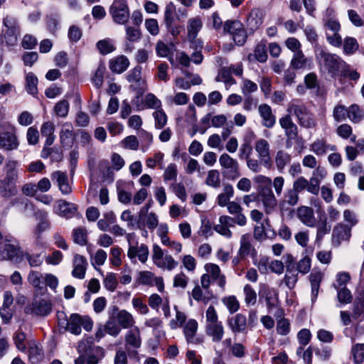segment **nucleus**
<instances>
[{
    "label": "nucleus",
    "mask_w": 364,
    "mask_h": 364,
    "mask_svg": "<svg viewBox=\"0 0 364 364\" xmlns=\"http://www.w3.org/2000/svg\"><path fill=\"white\" fill-rule=\"evenodd\" d=\"M245 302L247 306L254 305L257 301L256 291L250 284L244 287Z\"/></svg>",
    "instance_id": "obj_53"
},
{
    "label": "nucleus",
    "mask_w": 364,
    "mask_h": 364,
    "mask_svg": "<svg viewBox=\"0 0 364 364\" xmlns=\"http://www.w3.org/2000/svg\"><path fill=\"white\" fill-rule=\"evenodd\" d=\"M205 331L208 336L212 338L213 342H220L224 336V327L222 323L206 324Z\"/></svg>",
    "instance_id": "obj_26"
},
{
    "label": "nucleus",
    "mask_w": 364,
    "mask_h": 364,
    "mask_svg": "<svg viewBox=\"0 0 364 364\" xmlns=\"http://www.w3.org/2000/svg\"><path fill=\"white\" fill-rule=\"evenodd\" d=\"M206 269L209 272L210 277L218 283V285L224 289L226 283L225 277L221 274L220 267L215 264H210L206 265Z\"/></svg>",
    "instance_id": "obj_29"
},
{
    "label": "nucleus",
    "mask_w": 364,
    "mask_h": 364,
    "mask_svg": "<svg viewBox=\"0 0 364 364\" xmlns=\"http://www.w3.org/2000/svg\"><path fill=\"white\" fill-rule=\"evenodd\" d=\"M299 200V194L292 188H289L284 192L282 198L279 200V208L282 214L292 213V208L297 205Z\"/></svg>",
    "instance_id": "obj_8"
},
{
    "label": "nucleus",
    "mask_w": 364,
    "mask_h": 364,
    "mask_svg": "<svg viewBox=\"0 0 364 364\" xmlns=\"http://www.w3.org/2000/svg\"><path fill=\"white\" fill-rule=\"evenodd\" d=\"M4 28L0 33V65L3 63L4 50L3 46L8 48L16 46L21 33V26L16 18L7 15L2 20Z\"/></svg>",
    "instance_id": "obj_1"
},
{
    "label": "nucleus",
    "mask_w": 364,
    "mask_h": 364,
    "mask_svg": "<svg viewBox=\"0 0 364 364\" xmlns=\"http://www.w3.org/2000/svg\"><path fill=\"white\" fill-rule=\"evenodd\" d=\"M70 105L68 100H62L57 102L54 107L55 114L60 117H67L69 112Z\"/></svg>",
    "instance_id": "obj_50"
},
{
    "label": "nucleus",
    "mask_w": 364,
    "mask_h": 364,
    "mask_svg": "<svg viewBox=\"0 0 364 364\" xmlns=\"http://www.w3.org/2000/svg\"><path fill=\"white\" fill-rule=\"evenodd\" d=\"M129 65L128 58L124 55H120L109 60V69L112 72L120 74L124 72Z\"/></svg>",
    "instance_id": "obj_28"
},
{
    "label": "nucleus",
    "mask_w": 364,
    "mask_h": 364,
    "mask_svg": "<svg viewBox=\"0 0 364 364\" xmlns=\"http://www.w3.org/2000/svg\"><path fill=\"white\" fill-rule=\"evenodd\" d=\"M14 341L16 348L21 351H25L26 349V334L21 330L17 331L14 335Z\"/></svg>",
    "instance_id": "obj_62"
},
{
    "label": "nucleus",
    "mask_w": 364,
    "mask_h": 364,
    "mask_svg": "<svg viewBox=\"0 0 364 364\" xmlns=\"http://www.w3.org/2000/svg\"><path fill=\"white\" fill-rule=\"evenodd\" d=\"M263 22V14L259 9H252L248 17L247 23L252 30L257 29Z\"/></svg>",
    "instance_id": "obj_32"
},
{
    "label": "nucleus",
    "mask_w": 364,
    "mask_h": 364,
    "mask_svg": "<svg viewBox=\"0 0 364 364\" xmlns=\"http://www.w3.org/2000/svg\"><path fill=\"white\" fill-rule=\"evenodd\" d=\"M223 304L230 314H234L240 309V303L235 296H229L223 299Z\"/></svg>",
    "instance_id": "obj_57"
},
{
    "label": "nucleus",
    "mask_w": 364,
    "mask_h": 364,
    "mask_svg": "<svg viewBox=\"0 0 364 364\" xmlns=\"http://www.w3.org/2000/svg\"><path fill=\"white\" fill-rule=\"evenodd\" d=\"M251 235L244 234L240 238V246L238 250V255L245 258L248 255H254L256 252L255 247L251 244Z\"/></svg>",
    "instance_id": "obj_24"
},
{
    "label": "nucleus",
    "mask_w": 364,
    "mask_h": 364,
    "mask_svg": "<svg viewBox=\"0 0 364 364\" xmlns=\"http://www.w3.org/2000/svg\"><path fill=\"white\" fill-rule=\"evenodd\" d=\"M109 12L117 23L124 24L129 18V11L125 0H114Z\"/></svg>",
    "instance_id": "obj_6"
},
{
    "label": "nucleus",
    "mask_w": 364,
    "mask_h": 364,
    "mask_svg": "<svg viewBox=\"0 0 364 364\" xmlns=\"http://www.w3.org/2000/svg\"><path fill=\"white\" fill-rule=\"evenodd\" d=\"M52 311V303L46 299H35L26 308V312L38 316H46Z\"/></svg>",
    "instance_id": "obj_7"
},
{
    "label": "nucleus",
    "mask_w": 364,
    "mask_h": 364,
    "mask_svg": "<svg viewBox=\"0 0 364 364\" xmlns=\"http://www.w3.org/2000/svg\"><path fill=\"white\" fill-rule=\"evenodd\" d=\"M114 309L118 311L116 316V318L118 324L120 326L124 328H129L134 326L135 321L130 313L126 310L118 311L117 307Z\"/></svg>",
    "instance_id": "obj_30"
},
{
    "label": "nucleus",
    "mask_w": 364,
    "mask_h": 364,
    "mask_svg": "<svg viewBox=\"0 0 364 364\" xmlns=\"http://www.w3.org/2000/svg\"><path fill=\"white\" fill-rule=\"evenodd\" d=\"M201 27L202 22L200 18H194L190 19L187 27L188 40L193 41L195 42V38L197 37L198 32L200 31Z\"/></svg>",
    "instance_id": "obj_37"
},
{
    "label": "nucleus",
    "mask_w": 364,
    "mask_h": 364,
    "mask_svg": "<svg viewBox=\"0 0 364 364\" xmlns=\"http://www.w3.org/2000/svg\"><path fill=\"white\" fill-rule=\"evenodd\" d=\"M348 117L353 122H358L364 117V112L357 105H352L348 109Z\"/></svg>",
    "instance_id": "obj_47"
},
{
    "label": "nucleus",
    "mask_w": 364,
    "mask_h": 364,
    "mask_svg": "<svg viewBox=\"0 0 364 364\" xmlns=\"http://www.w3.org/2000/svg\"><path fill=\"white\" fill-rule=\"evenodd\" d=\"M259 296L260 299H264L269 311L276 306L278 301V293L274 288L266 284L261 285Z\"/></svg>",
    "instance_id": "obj_15"
},
{
    "label": "nucleus",
    "mask_w": 364,
    "mask_h": 364,
    "mask_svg": "<svg viewBox=\"0 0 364 364\" xmlns=\"http://www.w3.org/2000/svg\"><path fill=\"white\" fill-rule=\"evenodd\" d=\"M124 348H139L141 346V338L139 328L136 327L128 331L124 336Z\"/></svg>",
    "instance_id": "obj_19"
},
{
    "label": "nucleus",
    "mask_w": 364,
    "mask_h": 364,
    "mask_svg": "<svg viewBox=\"0 0 364 364\" xmlns=\"http://www.w3.org/2000/svg\"><path fill=\"white\" fill-rule=\"evenodd\" d=\"M234 189L232 185L229 183L224 184L223 192L218 196V204L220 206H225L230 199L233 196Z\"/></svg>",
    "instance_id": "obj_35"
},
{
    "label": "nucleus",
    "mask_w": 364,
    "mask_h": 364,
    "mask_svg": "<svg viewBox=\"0 0 364 364\" xmlns=\"http://www.w3.org/2000/svg\"><path fill=\"white\" fill-rule=\"evenodd\" d=\"M253 180L257 185V191L272 188V180L267 176L264 175H257L254 177Z\"/></svg>",
    "instance_id": "obj_60"
},
{
    "label": "nucleus",
    "mask_w": 364,
    "mask_h": 364,
    "mask_svg": "<svg viewBox=\"0 0 364 364\" xmlns=\"http://www.w3.org/2000/svg\"><path fill=\"white\" fill-rule=\"evenodd\" d=\"M258 193L261 198L265 213L270 214L277 205V200L272 188L258 191Z\"/></svg>",
    "instance_id": "obj_13"
},
{
    "label": "nucleus",
    "mask_w": 364,
    "mask_h": 364,
    "mask_svg": "<svg viewBox=\"0 0 364 364\" xmlns=\"http://www.w3.org/2000/svg\"><path fill=\"white\" fill-rule=\"evenodd\" d=\"M101 351L102 349L100 348L92 346V341L88 339L81 341L77 346V352L80 355H84L85 357Z\"/></svg>",
    "instance_id": "obj_31"
},
{
    "label": "nucleus",
    "mask_w": 364,
    "mask_h": 364,
    "mask_svg": "<svg viewBox=\"0 0 364 364\" xmlns=\"http://www.w3.org/2000/svg\"><path fill=\"white\" fill-rule=\"evenodd\" d=\"M153 117L155 121V127L156 129H162L167 122V116L166 113L161 109H157L153 113Z\"/></svg>",
    "instance_id": "obj_56"
},
{
    "label": "nucleus",
    "mask_w": 364,
    "mask_h": 364,
    "mask_svg": "<svg viewBox=\"0 0 364 364\" xmlns=\"http://www.w3.org/2000/svg\"><path fill=\"white\" fill-rule=\"evenodd\" d=\"M18 141L14 132H0V148L6 151H13L18 149Z\"/></svg>",
    "instance_id": "obj_17"
},
{
    "label": "nucleus",
    "mask_w": 364,
    "mask_h": 364,
    "mask_svg": "<svg viewBox=\"0 0 364 364\" xmlns=\"http://www.w3.org/2000/svg\"><path fill=\"white\" fill-rule=\"evenodd\" d=\"M43 274L37 271H30L28 275V281L34 288L41 289V279Z\"/></svg>",
    "instance_id": "obj_58"
},
{
    "label": "nucleus",
    "mask_w": 364,
    "mask_h": 364,
    "mask_svg": "<svg viewBox=\"0 0 364 364\" xmlns=\"http://www.w3.org/2000/svg\"><path fill=\"white\" fill-rule=\"evenodd\" d=\"M149 248L145 244L138 245V242L135 245H130L127 251L128 257L133 262H136V258L138 257L141 263H145L149 258Z\"/></svg>",
    "instance_id": "obj_11"
},
{
    "label": "nucleus",
    "mask_w": 364,
    "mask_h": 364,
    "mask_svg": "<svg viewBox=\"0 0 364 364\" xmlns=\"http://www.w3.org/2000/svg\"><path fill=\"white\" fill-rule=\"evenodd\" d=\"M219 164L222 168L223 176L228 180H235L240 176L238 161L226 153L219 157Z\"/></svg>",
    "instance_id": "obj_4"
},
{
    "label": "nucleus",
    "mask_w": 364,
    "mask_h": 364,
    "mask_svg": "<svg viewBox=\"0 0 364 364\" xmlns=\"http://www.w3.org/2000/svg\"><path fill=\"white\" fill-rule=\"evenodd\" d=\"M207 186L218 188L220 186V173L218 170H210L208 172V176L205 180Z\"/></svg>",
    "instance_id": "obj_44"
},
{
    "label": "nucleus",
    "mask_w": 364,
    "mask_h": 364,
    "mask_svg": "<svg viewBox=\"0 0 364 364\" xmlns=\"http://www.w3.org/2000/svg\"><path fill=\"white\" fill-rule=\"evenodd\" d=\"M59 325L70 331L72 334L79 335L81 333L80 316L77 314H72L68 319L63 318L60 321L58 315Z\"/></svg>",
    "instance_id": "obj_14"
},
{
    "label": "nucleus",
    "mask_w": 364,
    "mask_h": 364,
    "mask_svg": "<svg viewBox=\"0 0 364 364\" xmlns=\"http://www.w3.org/2000/svg\"><path fill=\"white\" fill-rule=\"evenodd\" d=\"M58 203L55 210L57 214L66 218H70L74 216L77 211V207L75 204L62 200H59Z\"/></svg>",
    "instance_id": "obj_27"
},
{
    "label": "nucleus",
    "mask_w": 364,
    "mask_h": 364,
    "mask_svg": "<svg viewBox=\"0 0 364 364\" xmlns=\"http://www.w3.org/2000/svg\"><path fill=\"white\" fill-rule=\"evenodd\" d=\"M334 287L337 289V297L340 303L348 304L352 301L351 292L346 287H336V285H334Z\"/></svg>",
    "instance_id": "obj_43"
},
{
    "label": "nucleus",
    "mask_w": 364,
    "mask_h": 364,
    "mask_svg": "<svg viewBox=\"0 0 364 364\" xmlns=\"http://www.w3.org/2000/svg\"><path fill=\"white\" fill-rule=\"evenodd\" d=\"M321 65L332 76L335 77L346 67V63L337 55L321 50L317 55Z\"/></svg>",
    "instance_id": "obj_3"
},
{
    "label": "nucleus",
    "mask_w": 364,
    "mask_h": 364,
    "mask_svg": "<svg viewBox=\"0 0 364 364\" xmlns=\"http://www.w3.org/2000/svg\"><path fill=\"white\" fill-rule=\"evenodd\" d=\"M254 57L257 61L260 63H264L267 61V47L264 43L261 42L256 46L254 50Z\"/></svg>",
    "instance_id": "obj_51"
},
{
    "label": "nucleus",
    "mask_w": 364,
    "mask_h": 364,
    "mask_svg": "<svg viewBox=\"0 0 364 364\" xmlns=\"http://www.w3.org/2000/svg\"><path fill=\"white\" fill-rule=\"evenodd\" d=\"M351 228L348 225L338 223L333 230V240L340 245L341 241L348 240L350 237Z\"/></svg>",
    "instance_id": "obj_25"
},
{
    "label": "nucleus",
    "mask_w": 364,
    "mask_h": 364,
    "mask_svg": "<svg viewBox=\"0 0 364 364\" xmlns=\"http://www.w3.org/2000/svg\"><path fill=\"white\" fill-rule=\"evenodd\" d=\"M23 258H25L28 262L31 267H38L43 262V258L41 254H30L28 252H24Z\"/></svg>",
    "instance_id": "obj_54"
},
{
    "label": "nucleus",
    "mask_w": 364,
    "mask_h": 364,
    "mask_svg": "<svg viewBox=\"0 0 364 364\" xmlns=\"http://www.w3.org/2000/svg\"><path fill=\"white\" fill-rule=\"evenodd\" d=\"M223 31L231 35L237 46H242L246 42L247 34L243 24L237 20L226 21L223 25Z\"/></svg>",
    "instance_id": "obj_5"
},
{
    "label": "nucleus",
    "mask_w": 364,
    "mask_h": 364,
    "mask_svg": "<svg viewBox=\"0 0 364 364\" xmlns=\"http://www.w3.org/2000/svg\"><path fill=\"white\" fill-rule=\"evenodd\" d=\"M28 358L33 363H38L43 358L42 348L35 343L29 346Z\"/></svg>",
    "instance_id": "obj_42"
},
{
    "label": "nucleus",
    "mask_w": 364,
    "mask_h": 364,
    "mask_svg": "<svg viewBox=\"0 0 364 364\" xmlns=\"http://www.w3.org/2000/svg\"><path fill=\"white\" fill-rule=\"evenodd\" d=\"M258 110L262 118V125L267 128H272L276 123V117L272 114L271 107L267 104H262L259 106Z\"/></svg>",
    "instance_id": "obj_22"
},
{
    "label": "nucleus",
    "mask_w": 364,
    "mask_h": 364,
    "mask_svg": "<svg viewBox=\"0 0 364 364\" xmlns=\"http://www.w3.org/2000/svg\"><path fill=\"white\" fill-rule=\"evenodd\" d=\"M18 162L15 160H8L4 166V171L5 172L6 178L17 181L18 179V171H17Z\"/></svg>",
    "instance_id": "obj_40"
},
{
    "label": "nucleus",
    "mask_w": 364,
    "mask_h": 364,
    "mask_svg": "<svg viewBox=\"0 0 364 364\" xmlns=\"http://www.w3.org/2000/svg\"><path fill=\"white\" fill-rule=\"evenodd\" d=\"M296 214L300 221L308 227L316 225V218L312 208L309 206H300L296 209Z\"/></svg>",
    "instance_id": "obj_18"
},
{
    "label": "nucleus",
    "mask_w": 364,
    "mask_h": 364,
    "mask_svg": "<svg viewBox=\"0 0 364 364\" xmlns=\"http://www.w3.org/2000/svg\"><path fill=\"white\" fill-rule=\"evenodd\" d=\"M38 78L33 73H28L26 76V88L28 93L36 95L38 93Z\"/></svg>",
    "instance_id": "obj_41"
},
{
    "label": "nucleus",
    "mask_w": 364,
    "mask_h": 364,
    "mask_svg": "<svg viewBox=\"0 0 364 364\" xmlns=\"http://www.w3.org/2000/svg\"><path fill=\"white\" fill-rule=\"evenodd\" d=\"M252 153V146L250 141L245 139L244 142L241 144L239 150V158L240 159H248Z\"/></svg>",
    "instance_id": "obj_61"
},
{
    "label": "nucleus",
    "mask_w": 364,
    "mask_h": 364,
    "mask_svg": "<svg viewBox=\"0 0 364 364\" xmlns=\"http://www.w3.org/2000/svg\"><path fill=\"white\" fill-rule=\"evenodd\" d=\"M16 181L6 178L0 180V196L5 198H9L16 195Z\"/></svg>",
    "instance_id": "obj_23"
},
{
    "label": "nucleus",
    "mask_w": 364,
    "mask_h": 364,
    "mask_svg": "<svg viewBox=\"0 0 364 364\" xmlns=\"http://www.w3.org/2000/svg\"><path fill=\"white\" fill-rule=\"evenodd\" d=\"M227 324L235 334L245 333L247 326V318L242 314H237L234 316L229 317L227 320Z\"/></svg>",
    "instance_id": "obj_16"
},
{
    "label": "nucleus",
    "mask_w": 364,
    "mask_h": 364,
    "mask_svg": "<svg viewBox=\"0 0 364 364\" xmlns=\"http://www.w3.org/2000/svg\"><path fill=\"white\" fill-rule=\"evenodd\" d=\"M21 47L25 50H33L38 45V39L32 34H25L21 42Z\"/></svg>",
    "instance_id": "obj_49"
},
{
    "label": "nucleus",
    "mask_w": 364,
    "mask_h": 364,
    "mask_svg": "<svg viewBox=\"0 0 364 364\" xmlns=\"http://www.w3.org/2000/svg\"><path fill=\"white\" fill-rule=\"evenodd\" d=\"M97 47L102 55H107L115 50L110 39H104L97 42Z\"/></svg>",
    "instance_id": "obj_52"
},
{
    "label": "nucleus",
    "mask_w": 364,
    "mask_h": 364,
    "mask_svg": "<svg viewBox=\"0 0 364 364\" xmlns=\"http://www.w3.org/2000/svg\"><path fill=\"white\" fill-rule=\"evenodd\" d=\"M4 251L6 252V258L9 260L19 261L23 259L24 252L21 248L13 244H6L4 246Z\"/></svg>",
    "instance_id": "obj_34"
},
{
    "label": "nucleus",
    "mask_w": 364,
    "mask_h": 364,
    "mask_svg": "<svg viewBox=\"0 0 364 364\" xmlns=\"http://www.w3.org/2000/svg\"><path fill=\"white\" fill-rule=\"evenodd\" d=\"M323 25L326 34H327V32H340L341 30V26L339 21L335 18H327Z\"/></svg>",
    "instance_id": "obj_63"
},
{
    "label": "nucleus",
    "mask_w": 364,
    "mask_h": 364,
    "mask_svg": "<svg viewBox=\"0 0 364 364\" xmlns=\"http://www.w3.org/2000/svg\"><path fill=\"white\" fill-rule=\"evenodd\" d=\"M141 67L136 66L131 70L127 76V79L129 82H136L139 86H141L144 83V81L141 79Z\"/></svg>",
    "instance_id": "obj_46"
},
{
    "label": "nucleus",
    "mask_w": 364,
    "mask_h": 364,
    "mask_svg": "<svg viewBox=\"0 0 364 364\" xmlns=\"http://www.w3.org/2000/svg\"><path fill=\"white\" fill-rule=\"evenodd\" d=\"M178 265V262L176 261L171 255H166L162 260L156 263V266L159 268H166L168 270H172Z\"/></svg>",
    "instance_id": "obj_59"
},
{
    "label": "nucleus",
    "mask_w": 364,
    "mask_h": 364,
    "mask_svg": "<svg viewBox=\"0 0 364 364\" xmlns=\"http://www.w3.org/2000/svg\"><path fill=\"white\" fill-rule=\"evenodd\" d=\"M309 63V60L305 57L301 50L296 52L291 60L290 65L294 69L299 70L305 68Z\"/></svg>",
    "instance_id": "obj_38"
},
{
    "label": "nucleus",
    "mask_w": 364,
    "mask_h": 364,
    "mask_svg": "<svg viewBox=\"0 0 364 364\" xmlns=\"http://www.w3.org/2000/svg\"><path fill=\"white\" fill-rule=\"evenodd\" d=\"M287 111L296 117L297 122L301 127L313 129L317 126L315 114L299 100H291L287 105Z\"/></svg>",
    "instance_id": "obj_2"
},
{
    "label": "nucleus",
    "mask_w": 364,
    "mask_h": 364,
    "mask_svg": "<svg viewBox=\"0 0 364 364\" xmlns=\"http://www.w3.org/2000/svg\"><path fill=\"white\" fill-rule=\"evenodd\" d=\"M198 323L194 319H190L183 326V333L188 343L200 345L203 342V337L197 334Z\"/></svg>",
    "instance_id": "obj_10"
},
{
    "label": "nucleus",
    "mask_w": 364,
    "mask_h": 364,
    "mask_svg": "<svg viewBox=\"0 0 364 364\" xmlns=\"http://www.w3.org/2000/svg\"><path fill=\"white\" fill-rule=\"evenodd\" d=\"M136 284L139 285L156 286L160 292L164 290V280L162 277H156L154 273L149 271H141L139 272V276L136 280Z\"/></svg>",
    "instance_id": "obj_9"
},
{
    "label": "nucleus",
    "mask_w": 364,
    "mask_h": 364,
    "mask_svg": "<svg viewBox=\"0 0 364 364\" xmlns=\"http://www.w3.org/2000/svg\"><path fill=\"white\" fill-rule=\"evenodd\" d=\"M39 223L36 226V233L41 234L42 232L50 228V223L48 220V213L46 212H39L38 213Z\"/></svg>",
    "instance_id": "obj_48"
},
{
    "label": "nucleus",
    "mask_w": 364,
    "mask_h": 364,
    "mask_svg": "<svg viewBox=\"0 0 364 364\" xmlns=\"http://www.w3.org/2000/svg\"><path fill=\"white\" fill-rule=\"evenodd\" d=\"M73 238L75 243L84 246L87 244V231L82 227L75 228L73 231Z\"/></svg>",
    "instance_id": "obj_45"
},
{
    "label": "nucleus",
    "mask_w": 364,
    "mask_h": 364,
    "mask_svg": "<svg viewBox=\"0 0 364 364\" xmlns=\"http://www.w3.org/2000/svg\"><path fill=\"white\" fill-rule=\"evenodd\" d=\"M328 149L336 151L337 148L335 145L327 144L326 141L322 139H318L311 144V151L318 156L326 154Z\"/></svg>",
    "instance_id": "obj_33"
},
{
    "label": "nucleus",
    "mask_w": 364,
    "mask_h": 364,
    "mask_svg": "<svg viewBox=\"0 0 364 364\" xmlns=\"http://www.w3.org/2000/svg\"><path fill=\"white\" fill-rule=\"evenodd\" d=\"M291 156L284 151L280 150L277 152L275 156V164L277 169L282 172L285 166L290 164Z\"/></svg>",
    "instance_id": "obj_39"
},
{
    "label": "nucleus",
    "mask_w": 364,
    "mask_h": 364,
    "mask_svg": "<svg viewBox=\"0 0 364 364\" xmlns=\"http://www.w3.org/2000/svg\"><path fill=\"white\" fill-rule=\"evenodd\" d=\"M176 16V6L173 2H169L166 5L164 17V23L168 29L172 27Z\"/></svg>",
    "instance_id": "obj_36"
},
{
    "label": "nucleus",
    "mask_w": 364,
    "mask_h": 364,
    "mask_svg": "<svg viewBox=\"0 0 364 364\" xmlns=\"http://www.w3.org/2000/svg\"><path fill=\"white\" fill-rule=\"evenodd\" d=\"M358 48L357 40L353 37H347L343 41V51L346 54H353Z\"/></svg>",
    "instance_id": "obj_55"
},
{
    "label": "nucleus",
    "mask_w": 364,
    "mask_h": 364,
    "mask_svg": "<svg viewBox=\"0 0 364 364\" xmlns=\"http://www.w3.org/2000/svg\"><path fill=\"white\" fill-rule=\"evenodd\" d=\"M51 178L53 181H55L63 194L67 195L72 192V188L69 185L68 176L65 172L56 171L51 174Z\"/></svg>",
    "instance_id": "obj_20"
},
{
    "label": "nucleus",
    "mask_w": 364,
    "mask_h": 364,
    "mask_svg": "<svg viewBox=\"0 0 364 364\" xmlns=\"http://www.w3.org/2000/svg\"><path fill=\"white\" fill-rule=\"evenodd\" d=\"M355 363L359 364L364 361V343H357L352 348Z\"/></svg>",
    "instance_id": "obj_64"
},
{
    "label": "nucleus",
    "mask_w": 364,
    "mask_h": 364,
    "mask_svg": "<svg viewBox=\"0 0 364 364\" xmlns=\"http://www.w3.org/2000/svg\"><path fill=\"white\" fill-rule=\"evenodd\" d=\"M255 150L258 154L259 161L265 167L269 168L272 159L269 154V144L267 140L261 139L255 143Z\"/></svg>",
    "instance_id": "obj_12"
},
{
    "label": "nucleus",
    "mask_w": 364,
    "mask_h": 364,
    "mask_svg": "<svg viewBox=\"0 0 364 364\" xmlns=\"http://www.w3.org/2000/svg\"><path fill=\"white\" fill-rule=\"evenodd\" d=\"M87 265V262L85 257L77 254L75 255L73 259V277L80 279H84Z\"/></svg>",
    "instance_id": "obj_21"
}]
</instances>
